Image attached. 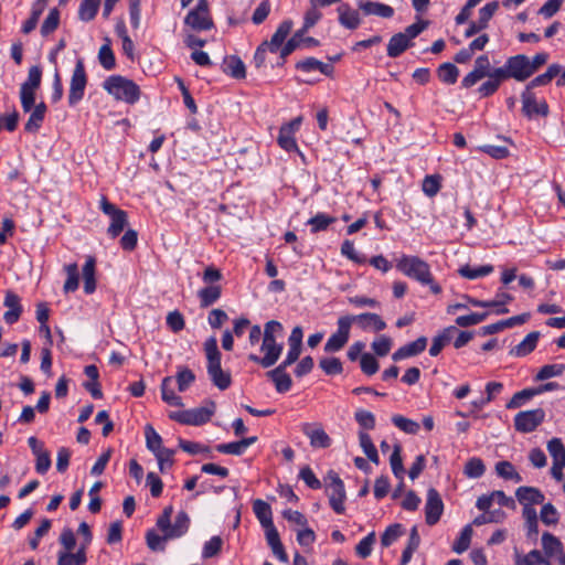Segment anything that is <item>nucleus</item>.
Here are the masks:
<instances>
[{
  "label": "nucleus",
  "instance_id": "f257e3e1",
  "mask_svg": "<svg viewBox=\"0 0 565 565\" xmlns=\"http://www.w3.org/2000/svg\"><path fill=\"white\" fill-rule=\"evenodd\" d=\"M284 333L282 324L277 320H270L264 326L263 343L260 351L264 353L263 356L256 354H249L248 360L259 364L264 369L273 366L281 355L284 344L277 342L278 338H281Z\"/></svg>",
  "mask_w": 565,
  "mask_h": 565
},
{
  "label": "nucleus",
  "instance_id": "f03ea898",
  "mask_svg": "<svg viewBox=\"0 0 565 565\" xmlns=\"http://www.w3.org/2000/svg\"><path fill=\"white\" fill-rule=\"evenodd\" d=\"M396 268L405 276L417 280L422 285H428L435 295L441 292V287L434 281L428 263L417 256L403 255L396 264Z\"/></svg>",
  "mask_w": 565,
  "mask_h": 565
},
{
  "label": "nucleus",
  "instance_id": "7ed1b4c3",
  "mask_svg": "<svg viewBox=\"0 0 565 565\" xmlns=\"http://www.w3.org/2000/svg\"><path fill=\"white\" fill-rule=\"evenodd\" d=\"M204 352L207 360L206 371L212 383L221 391L227 390L232 384L230 372L221 366L222 354L215 337H210L204 342Z\"/></svg>",
  "mask_w": 565,
  "mask_h": 565
},
{
  "label": "nucleus",
  "instance_id": "20e7f679",
  "mask_svg": "<svg viewBox=\"0 0 565 565\" xmlns=\"http://www.w3.org/2000/svg\"><path fill=\"white\" fill-rule=\"evenodd\" d=\"M103 88L116 100L134 105L140 98V87L131 79L121 75H110L103 82Z\"/></svg>",
  "mask_w": 565,
  "mask_h": 565
},
{
  "label": "nucleus",
  "instance_id": "39448f33",
  "mask_svg": "<svg viewBox=\"0 0 565 565\" xmlns=\"http://www.w3.org/2000/svg\"><path fill=\"white\" fill-rule=\"evenodd\" d=\"M172 513L173 507L168 505L157 519V527L162 533H166V539L181 537L188 532L190 526V518L185 511L178 512L173 524H171Z\"/></svg>",
  "mask_w": 565,
  "mask_h": 565
},
{
  "label": "nucleus",
  "instance_id": "423d86ee",
  "mask_svg": "<svg viewBox=\"0 0 565 565\" xmlns=\"http://www.w3.org/2000/svg\"><path fill=\"white\" fill-rule=\"evenodd\" d=\"M214 412L215 403L210 402L209 406L173 412L169 417L182 425L201 426L210 422L211 417L214 415Z\"/></svg>",
  "mask_w": 565,
  "mask_h": 565
},
{
  "label": "nucleus",
  "instance_id": "0eeeda50",
  "mask_svg": "<svg viewBox=\"0 0 565 565\" xmlns=\"http://www.w3.org/2000/svg\"><path fill=\"white\" fill-rule=\"evenodd\" d=\"M42 70L39 65L29 68L28 78L20 87L21 106L24 113L32 110L35 102V90L41 85Z\"/></svg>",
  "mask_w": 565,
  "mask_h": 565
},
{
  "label": "nucleus",
  "instance_id": "6e6552de",
  "mask_svg": "<svg viewBox=\"0 0 565 565\" xmlns=\"http://www.w3.org/2000/svg\"><path fill=\"white\" fill-rule=\"evenodd\" d=\"M99 207L102 212L110 218V224L107 228L108 236L116 238L128 224L127 212L109 202L106 196L102 198Z\"/></svg>",
  "mask_w": 565,
  "mask_h": 565
},
{
  "label": "nucleus",
  "instance_id": "1a4fd4ad",
  "mask_svg": "<svg viewBox=\"0 0 565 565\" xmlns=\"http://www.w3.org/2000/svg\"><path fill=\"white\" fill-rule=\"evenodd\" d=\"M87 85V75L83 60H77L70 83L68 105L76 106L84 97Z\"/></svg>",
  "mask_w": 565,
  "mask_h": 565
},
{
  "label": "nucleus",
  "instance_id": "9d476101",
  "mask_svg": "<svg viewBox=\"0 0 565 565\" xmlns=\"http://www.w3.org/2000/svg\"><path fill=\"white\" fill-rule=\"evenodd\" d=\"M353 323V319L341 316L337 321V331L332 333L324 344V351L333 353L340 351L350 339V331Z\"/></svg>",
  "mask_w": 565,
  "mask_h": 565
},
{
  "label": "nucleus",
  "instance_id": "9b49d317",
  "mask_svg": "<svg viewBox=\"0 0 565 565\" xmlns=\"http://www.w3.org/2000/svg\"><path fill=\"white\" fill-rule=\"evenodd\" d=\"M328 477L330 483L327 486L326 492L329 497V504L335 513L342 514L345 511L344 501L347 499L344 483L333 471H330Z\"/></svg>",
  "mask_w": 565,
  "mask_h": 565
},
{
  "label": "nucleus",
  "instance_id": "f8f14e48",
  "mask_svg": "<svg viewBox=\"0 0 565 565\" xmlns=\"http://www.w3.org/2000/svg\"><path fill=\"white\" fill-rule=\"evenodd\" d=\"M544 418L543 408L522 411L514 416V428L523 434L532 433L544 422Z\"/></svg>",
  "mask_w": 565,
  "mask_h": 565
},
{
  "label": "nucleus",
  "instance_id": "ddd939ff",
  "mask_svg": "<svg viewBox=\"0 0 565 565\" xmlns=\"http://www.w3.org/2000/svg\"><path fill=\"white\" fill-rule=\"evenodd\" d=\"M184 23L195 31H206L213 28L214 24L209 14L206 0H200L198 6L189 11Z\"/></svg>",
  "mask_w": 565,
  "mask_h": 565
},
{
  "label": "nucleus",
  "instance_id": "4468645a",
  "mask_svg": "<svg viewBox=\"0 0 565 565\" xmlns=\"http://www.w3.org/2000/svg\"><path fill=\"white\" fill-rule=\"evenodd\" d=\"M444 512V502L439 492L435 488L427 490L425 503V519L428 525H435L440 520Z\"/></svg>",
  "mask_w": 565,
  "mask_h": 565
},
{
  "label": "nucleus",
  "instance_id": "2eb2a0df",
  "mask_svg": "<svg viewBox=\"0 0 565 565\" xmlns=\"http://www.w3.org/2000/svg\"><path fill=\"white\" fill-rule=\"evenodd\" d=\"M522 113L527 119H533L536 116L547 117L550 108L547 103L543 99L536 100L535 95L532 92H522Z\"/></svg>",
  "mask_w": 565,
  "mask_h": 565
},
{
  "label": "nucleus",
  "instance_id": "dca6fc26",
  "mask_svg": "<svg viewBox=\"0 0 565 565\" xmlns=\"http://www.w3.org/2000/svg\"><path fill=\"white\" fill-rule=\"evenodd\" d=\"M499 8V3L497 1H492L487 3L479 10V18L477 21L470 22L468 29L465 32L466 38H471L475 34L481 32L482 30L488 28L489 21L492 19L493 14Z\"/></svg>",
  "mask_w": 565,
  "mask_h": 565
},
{
  "label": "nucleus",
  "instance_id": "f3484780",
  "mask_svg": "<svg viewBox=\"0 0 565 565\" xmlns=\"http://www.w3.org/2000/svg\"><path fill=\"white\" fill-rule=\"evenodd\" d=\"M505 62L508 64L511 78L518 82H524L532 76L529 56L524 54H516L510 56Z\"/></svg>",
  "mask_w": 565,
  "mask_h": 565
},
{
  "label": "nucleus",
  "instance_id": "a211bd4d",
  "mask_svg": "<svg viewBox=\"0 0 565 565\" xmlns=\"http://www.w3.org/2000/svg\"><path fill=\"white\" fill-rule=\"evenodd\" d=\"M301 431L309 438L312 448H328L331 446V438L320 424L305 423Z\"/></svg>",
  "mask_w": 565,
  "mask_h": 565
},
{
  "label": "nucleus",
  "instance_id": "6ab92c4d",
  "mask_svg": "<svg viewBox=\"0 0 565 565\" xmlns=\"http://www.w3.org/2000/svg\"><path fill=\"white\" fill-rule=\"evenodd\" d=\"M338 21L341 26L348 30H356L361 25L359 10L353 9L349 3L341 2L338 8Z\"/></svg>",
  "mask_w": 565,
  "mask_h": 565
},
{
  "label": "nucleus",
  "instance_id": "aec40b11",
  "mask_svg": "<svg viewBox=\"0 0 565 565\" xmlns=\"http://www.w3.org/2000/svg\"><path fill=\"white\" fill-rule=\"evenodd\" d=\"M349 319H353L363 331L373 330L375 332L383 331L386 328L385 321L377 313L364 312L356 316L347 315Z\"/></svg>",
  "mask_w": 565,
  "mask_h": 565
},
{
  "label": "nucleus",
  "instance_id": "412c9836",
  "mask_svg": "<svg viewBox=\"0 0 565 565\" xmlns=\"http://www.w3.org/2000/svg\"><path fill=\"white\" fill-rule=\"evenodd\" d=\"M3 305L8 308V310L3 315V320L8 324L15 323L23 311L21 306V298L14 294L13 291H7Z\"/></svg>",
  "mask_w": 565,
  "mask_h": 565
},
{
  "label": "nucleus",
  "instance_id": "4be33fe9",
  "mask_svg": "<svg viewBox=\"0 0 565 565\" xmlns=\"http://www.w3.org/2000/svg\"><path fill=\"white\" fill-rule=\"evenodd\" d=\"M427 347V338L419 337L415 341L409 342L401 348H398L393 354V361H401L407 358L416 356L425 351Z\"/></svg>",
  "mask_w": 565,
  "mask_h": 565
},
{
  "label": "nucleus",
  "instance_id": "5701e85b",
  "mask_svg": "<svg viewBox=\"0 0 565 565\" xmlns=\"http://www.w3.org/2000/svg\"><path fill=\"white\" fill-rule=\"evenodd\" d=\"M358 8L365 15H376L384 19H390L394 15V9L391 6L382 2L360 0L358 2Z\"/></svg>",
  "mask_w": 565,
  "mask_h": 565
},
{
  "label": "nucleus",
  "instance_id": "b1692460",
  "mask_svg": "<svg viewBox=\"0 0 565 565\" xmlns=\"http://www.w3.org/2000/svg\"><path fill=\"white\" fill-rule=\"evenodd\" d=\"M515 497L520 504L529 507L543 504L545 500V497L540 489L526 486L519 487L515 491Z\"/></svg>",
  "mask_w": 565,
  "mask_h": 565
},
{
  "label": "nucleus",
  "instance_id": "393cba45",
  "mask_svg": "<svg viewBox=\"0 0 565 565\" xmlns=\"http://www.w3.org/2000/svg\"><path fill=\"white\" fill-rule=\"evenodd\" d=\"M541 333L539 331L530 332L519 344L513 347L509 354L515 358H524L532 353L537 345Z\"/></svg>",
  "mask_w": 565,
  "mask_h": 565
},
{
  "label": "nucleus",
  "instance_id": "a878e982",
  "mask_svg": "<svg viewBox=\"0 0 565 565\" xmlns=\"http://www.w3.org/2000/svg\"><path fill=\"white\" fill-rule=\"evenodd\" d=\"M456 332H458V329L455 326L444 328L433 338L431 345L429 348V354L431 356H437L441 350L451 342Z\"/></svg>",
  "mask_w": 565,
  "mask_h": 565
},
{
  "label": "nucleus",
  "instance_id": "bb28decb",
  "mask_svg": "<svg viewBox=\"0 0 565 565\" xmlns=\"http://www.w3.org/2000/svg\"><path fill=\"white\" fill-rule=\"evenodd\" d=\"M222 70L225 74L235 79H243L246 77L245 64L236 55L225 56L222 63Z\"/></svg>",
  "mask_w": 565,
  "mask_h": 565
},
{
  "label": "nucleus",
  "instance_id": "cd10ccee",
  "mask_svg": "<svg viewBox=\"0 0 565 565\" xmlns=\"http://www.w3.org/2000/svg\"><path fill=\"white\" fill-rule=\"evenodd\" d=\"M291 20H284L277 28L276 32L273 34L270 41L268 42L269 52L276 53L285 43L288 34L292 29Z\"/></svg>",
  "mask_w": 565,
  "mask_h": 565
},
{
  "label": "nucleus",
  "instance_id": "c85d7f7f",
  "mask_svg": "<svg viewBox=\"0 0 565 565\" xmlns=\"http://www.w3.org/2000/svg\"><path fill=\"white\" fill-rule=\"evenodd\" d=\"M95 273L96 259L93 256H88L82 269L84 280V292L87 295H90L96 290Z\"/></svg>",
  "mask_w": 565,
  "mask_h": 565
},
{
  "label": "nucleus",
  "instance_id": "c756f323",
  "mask_svg": "<svg viewBox=\"0 0 565 565\" xmlns=\"http://www.w3.org/2000/svg\"><path fill=\"white\" fill-rule=\"evenodd\" d=\"M515 565H552L547 557L539 550H532L527 554H521L516 548L514 550Z\"/></svg>",
  "mask_w": 565,
  "mask_h": 565
},
{
  "label": "nucleus",
  "instance_id": "7c9ffc66",
  "mask_svg": "<svg viewBox=\"0 0 565 565\" xmlns=\"http://www.w3.org/2000/svg\"><path fill=\"white\" fill-rule=\"evenodd\" d=\"M561 70L562 67L558 64H551L545 73L537 75L529 82L523 92H531L535 87L550 84L561 73Z\"/></svg>",
  "mask_w": 565,
  "mask_h": 565
},
{
  "label": "nucleus",
  "instance_id": "2f4dec72",
  "mask_svg": "<svg viewBox=\"0 0 565 565\" xmlns=\"http://www.w3.org/2000/svg\"><path fill=\"white\" fill-rule=\"evenodd\" d=\"M411 45H412V42L408 41L407 36L402 34V32L396 33L388 41L387 55L393 58L398 57Z\"/></svg>",
  "mask_w": 565,
  "mask_h": 565
},
{
  "label": "nucleus",
  "instance_id": "473e14b6",
  "mask_svg": "<svg viewBox=\"0 0 565 565\" xmlns=\"http://www.w3.org/2000/svg\"><path fill=\"white\" fill-rule=\"evenodd\" d=\"M253 511L263 527L274 524L271 508L264 500L256 499L253 502Z\"/></svg>",
  "mask_w": 565,
  "mask_h": 565
},
{
  "label": "nucleus",
  "instance_id": "72a5a7b5",
  "mask_svg": "<svg viewBox=\"0 0 565 565\" xmlns=\"http://www.w3.org/2000/svg\"><path fill=\"white\" fill-rule=\"evenodd\" d=\"M222 295V287L218 285H209L199 290L198 297L200 300V306L202 308H207L215 303Z\"/></svg>",
  "mask_w": 565,
  "mask_h": 565
},
{
  "label": "nucleus",
  "instance_id": "f704fd0d",
  "mask_svg": "<svg viewBox=\"0 0 565 565\" xmlns=\"http://www.w3.org/2000/svg\"><path fill=\"white\" fill-rule=\"evenodd\" d=\"M173 377L166 376L161 382V397L168 405L181 407L183 406L182 398L177 395L172 388Z\"/></svg>",
  "mask_w": 565,
  "mask_h": 565
},
{
  "label": "nucleus",
  "instance_id": "c9c22d12",
  "mask_svg": "<svg viewBox=\"0 0 565 565\" xmlns=\"http://www.w3.org/2000/svg\"><path fill=\"white\" fill-rule=\"evenodd\" d=\"M86 547L82 545L75 554L71 552H61L57 558V565H84L86 563Z\"/></svg>",
  "mask_w": 565,
  "mask_h": 565
},
{
  "label": "nucleus",
  "instance_id": "e433bc0d",
  "mask_svg": "<svg viewBox=\"0 0 565 565\" xmlns=\"http://www.w3.org/2000/svg\"><path fill=\"white\" fill-rule=\"evenodd\" d=\"M494 270L492 265H482L478 267H471L470 265L461 266L458 273L461 277L473 280L480 277L490 275Z\"/></svg>",
  "mask_w": 565,
  "mask_h": 565
},
{
  "label": "nucleus",
  "instance_id": "4c0bfd02",
  "mask_svg": "<svg viewBox=\"0 0 565 565\" xmlns=\"http://www.w3.org/2000/svg\"><path fill=\"white\" fill-rule=\"evenodd\" d=\"M64 270L67 275V278L64 282L63 290L65 294L74 292L78 289L79 286L78 266L76 263L67 264L64 266Z\"/></svg>",
  "mask_w": 565,
  "mask_h": 565
},
{
  "label": "nucleus",
  "instance_id": "58836bf2",
  "mask_svg": "<svg viewBox=\"0 0 565 565\" xmlns=\"http://www.w3.org/2000/svg\"><path fill=\"white\" fill-rule=\"evenodd\" d=\"M494 469H495L497 475L504 480H511L516 483L522 481V477L515 470L514 466L510 461H507V460L498 461L495 463Z\"/></svg>",
  "mask_w": 565,
  "mask_h": 565
},
{
  "label": "nucleus",
  "instance_id": "ea45409f",
  "mask_svg": "<svg viewBox=\"0 0 565 565\" xmlns=\"http://www.w3.org/2000/svg\"><path fill=\"white\" fill-rule=\"evenodd\" d=\"M179 447L189 455H205L209 458H212L211 448L206 445L196 441L185 440L183 438H179L178 440Z\"/></svg>",
  "mask_w": 565,
  "mask_h": 565
},
{
  "label": "nucleus",
  "instance_id": "a19ab883",
  "mask_svg": "<svg viewBox=\"0 0 565 565\" xmlns=\"http://www.w3.org/2000/svg\"><path fill=\"white\" fill-rule=\"evenodd\" d=\"M472 534V524L465 525L459 536L452 544V551L458 554L466 552L470 546Z\"/></svg>",
  "mask_w": 565,
  "mask_h": 565
},
{
  "label": "nucleus",
  "instance_id": "79ce46f5",
  "mask_svg": "<svg viewBox=\"0 0 565 565\" xmlns=\"http://www.w3.org/2000/svg\"><path fill=\"white\" fill-rule=\"evenodd\" d=\"M100 4V0H82L78 8V18L84 22L92 21L97 12Z\"/></svg>",
  "mask_w": 565,
  "mask_h": 565
},
{
  "label": "nucleus",
  "instance_id": "37998d69",
  "mask_svg": "<svg viewBox=\"0 0 565 565\" xmlns=\"http://www.w3.org/2000/svg\"><path fill=\"white\" fill-rule=\"evenodd\" d=\"M267 376L274 382L275 388L278 393H286L292 386V380L288 373L269 371L267 372Z\"/></svg>",
  "mask_w": 565,
  "mask_h": 565
},
{
  "label": "nucleus",
  "instance_id": "c03bdc74",
  "mask_svg": "<svg viewBox=\"0 0 565 565\" xmlns=\"http://www.w3.org/2000/svg\"><path fill=\"white\" fill-rule=\"evenodd\" d=\"M459 75L458 67L452 63H444L439 65L437 70L438 78L448 85H452L457 82Z\"/></svg>",
  "mask_w": 565,
  "mask_h": 565
},
{
  "label": "nucleus",
  "instance_id": "a18cd8bd",
  "mask_svg": "<svg viewBox=\"0 0 565 565\" xmlns=\"http://www.w3.org/2000/svg\"><path fill=\"white\" fill-rule=\"evenodd\" d=\"M486 472V466L481 458L479 457H472L467 460L463 473L466 477L471 479H478L482 477Z\"/></svg>",
  "mask_w": 565,
  "mask_h": 565
},
{
  "label": "nucleus",
  "instance_id": "49530a36",
  "mask_svg": "<svg viewBox=\"0 0 565 565\" xmlns=\"http://www.w3.org/2000/svg\"><path fill=\"white\" fill-rule=\"evenodd\" d=\"M359 441L360 446L363 449V452L369 458L370 461L374 463H379V454L377 449L374 446L371 436L365 431L359 433Z\"/></svg>",
  "mask_w": 565,
  "mask_h": 565
},
{
  "label": "nucleus",
  "instance_id": "de8ad7c7",
  "mask_svg": "<svg viewBox=\"0 0 565 565\" xmlns=\"http://www.w3.org/2000/svg\"><path fill=\"white\" fill-rule=\"evenodd\" d=\"M60 17L61 13L57 8H53L50 10L47 17L44 19L41 25L40 32L42 36H49L58 28Z\"/></svg>",
  "mask_w": 565,
  "mask_h": 565
},
{
  "label": "nucleus",
  "instance_id": "09e8293b",
  "mask_svg": "<svg viewBox=\"0 0 565 565\" xmlns=\"http://www.w3.org/2000/svg\"><path fill=\"white\" fill-rule=\"evenodd\" d=\"M542 547L546 556H554L563 552L562 542L548 532H544L542 535Z\"/></svg>",
  "mask_w": 565,
  "mask_h": 565
},
{
  "label": "nucleus",
  "instance_id": "8fccbe9b",
  "mask_svg": "<svg viewBox=\"0 0 565 565\" xmlns=\"http://www.w3.org/2000/svg\"><path fill=\"white\" fill-rule=\"evenodd\" d=\"M175 381L178 384L179 392H184L195 381V374L189 367L179 366L175 375Z\"/></svg>",
  "mask_w": 565,
  "mask_h": 565
},
{
  "label": "nucleus",
  "instance_id": "3c124183",
  "mask_svg": "<svg viewBox=\"0 0 565 565\" xmlns=\"http://www.w3.org/2000/svg\"><path fill=\"white\" fill-rule=\"evenodd\" d=\"M277 142L284 150L288 152L298 151V145L295 135L290 132L289 128L280 127Z\"/></svg>",
  "mask_w": 565,
  "mask_h": 565
},
{
  "label": "nucleus",
  "instance_id": "603ef678",
  "mask_svg": "<svg viewBox=\"0 0 565 565\" xmlns=\"http://www.w3.org/2000/svg\"><path fill=\"white\" fill-rule=\"evenodd\" d=\"M564 371L565 364L562 363L543 365L535 375V381H545L555 376H559L564 373Z\"/></svg>",
  "mask_w": 565,
  "mask_h": 565
},
{
  "label": "nucleus",
  "instance_id": "864d4df0",
  "mask_svg": "<svg viewBox=\"0 0 565 565\" xmlns=\"http://www.w3.org/2000/svg\"><path fill=\"white\" fill-rule=\"evenodd\" d=\"M146 446L152 452H157L164 447L162 446L161 436L154 430L151 425L145 427Z\"/></svg>",
  "mask_w": 565,
  "mask_h": 565
},
{
  "label": "nucleus",
  "instance_id": "5fc2aeb1",
  "mask_svg": "<svg viewBox=\"0 0 565 565\" xmlns=\"http://www.w3.org/2000/svg\"><path fill=\"white\" fill-rule=\"evenodd\" d=\"M537 395V391L535 388H524L520 392H516L512 398L507 403V408L514 409L523 406L525 402L531 399L533 396Z\"/></svg>",
  "mask_w": 565,
  "mask_h": 565
},
{
  "label": "nucleus",
  "instance_id": "6e6d98bb",
  "mask_svg": "<svg viewBox=\"0 0 565 565\" xmlns=\"http://www.w3.org/2000/svg\"><path fill=\"white\" fill-rule=\"evenodd\" d=\"M335 222V218L333 216H329L324 213H318L311 218L308 220L307 224L311 225V232L318 233L321 231H324Z\"/></svg>",
  "mask_w": 565,
  "mask_h": 565
},
{
  "label": "nucleus",
  "instance_id": "4d7b16f0",
  "mask_svg": "<svg viewBox=\"0 0 565 565\" xmlns=\"http://www.w3.org/2000/svg\"><path fill=\"white\" fill-rule=\"evenodd\" d=\"M392 423L406 434L415 435L419 431V424L413 419L406 418L402 415H394Z\"/></svg>",
  "mask_w": 565,
  "mask_h": 565
},
{
  "label": "nucleus",
  "instance_id": "13d9d810",
  "mask_svg": "<svg viewBox=\"0 0 565 565\" xmlns=\"http://www.w3.org/2000/svg\"><path fill=\"white\" fill-rule=\"evenodd\" d=\"M401 450H402V448H401L399 445H395L394 446L393 452H392V455L390 457V463H391V468H392L393 475L397 479L403 480L404 475H405V469H404V466H403V459H402V456H401Z\"/></svg>",
  "mask_w": 565,
  "mask_h": 565
},
{
  "label": "nucleus",
  "instance_id": "bf43d9fd",
  "mask_svg": "<svg viewBox=\"0 0 565 565\" xmlns=\"http://www.w3.org/2000/svg\"><path fill=\"white\" fill-rule=\"evenodd\" d=\"M175 450L170 448H163L157 452H154V457L158 460L159 470L161 473L166 472L173 466V456Z\"/></svg>",
  "mask_w": 565,
  "mask_h": 565
},
{
  "label": "nucleus",
  "instance_id": "052dcab7",
  "mask_svg": "<svg viewBox=\"0 0 565 565\" xmlns=\"http://www.w3.org/2000/svg\"><path fill=\"white\" fill-rule=\"evenodd\" d=\"M98 60L100 65L107 71H110L116 66L115 54L109 43L100 46L98 52Z\"/></svg>",
  "mask_w": 565,
  "mask_h": 565
},
{
  "label": "nucleus",
  "instance_id": "680f3d73",
  "mask_svg": "<svg viewBox=\"0 0 565 565\" xmlns=\"http://www.w3.org/2000/svg\"><path fill=\"white\" fill-rule=\"evenodd\" d=\"M441 188V177L438 174L435 175H426L423 180V192L429 196L434 198Z\"/></svg>",
  "mask_w": 565,
  "mask_h": 565
},
{
  "label": "nucleus",
  "instance_id": "e2e57ef3",
  "mask_svg": "<svg viewBox=\"0 0 565 565\" xmlns=\"http://www.w3.org/2000/svg\"><path fill=\"white\" fill-rule=\"evenodd\" d=\"M319 366L327 375H338L343 371V365L338 358H323L319 361Z\"/></svg>",
  "mask_w": 565,
  "mask_h": 565
},
{
  "label": "nucleus",
  "instance_id": "0e129e2a",
  "mask_svg": "<svg viewBox=\"0 0 565 565\" xmlns=\"http://www.w3.org/2000/svg\"><path fill=\"white\" fill-rule=\"evenodd\" d=\"M403 534L402 524L395 523L386 527L381 536V544L383 547L391 546Z\"/></svg>",
  "mask_w": 565,
  "mask_h": 565
},
{
  "label": "nucleus",
  "instance_id": "69168bd1",
  "mask_svg": "<svg viewBox=\"0 0 565 565\" xmlns=\"http://www.w3.org/2000/svg\"><path fill=\"white\" fill-rule=\"evenodd\" d=\"M375 539V532H370L366 536H364L355 546L356 555H359L362 558L369 557L372 553Z\"/></svg>",
  "mask_w": 565,
  "mask_h": 565
},
{
  "label": "nucleus",
  "instance_id": "338daca9",
  "mask_svg": "<svg viewBox=\"0 0 565 565\" xmlns=\"http://www.w3.org/2000/svg\"><path fill=\"white\" fill-rule=\"evenodd\" d=\"M360 367L365 375L372 376L377 373L380 364L374 355L371 353H363L360 359Z\"/></svg>",
  "mask_w": 565,
  "mask_h": 565
},
{
  "label": "nucleus",
  "instance_id": "774afa93",
  "mask_svg": "<svg viewBox=\"0 0 565 565\" xmlns=\"http://www.w3.org/2000/svg\"><path fill=\"white\" fill-rule=\"evenodd\" d=\"M547 450L553 461H565V446L561 438H552L547 443Z\"/></svg>",
  "mask_w": 565,
  "mask_h": 565
}]
</instances>
